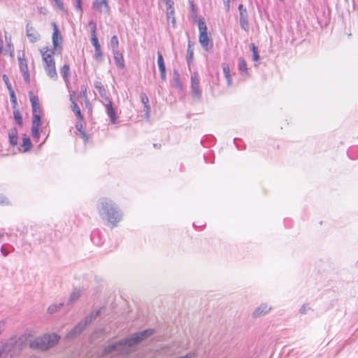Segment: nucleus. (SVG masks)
Instances as JSON below:
<instances>
[{"label":"nucleus","instance_id":"2f4dec72","mask_svg":"<svg viewBox=\"0 0 358 358\" xmlns=\"http://www.w3.org/2000/svg\"><path fill=\"white\" fill-rule=\"evenodd\" d=\"M240 19L241 18H248V12L245 8L243 7L242 4L238 6Z\"/></svg>","mask_w":358,"mask_h":358},{"label":"nucleus","instance_id":"e433bc0d","mask_svg":"<svg viewBox=\"0 0 358 358\" xmlns=\"http://www.w3.org/2000/svg\"><path fill=\"white\" fill-rule=\"evenodd\" d=\"M89 27L90 29L91 36L96 35V24L93 20L90 21Z\"/></svg>","mask_w":358,"mask_h":358},{"label":"nucleus","instance_id":"6ab92c4d","mask_svg":"<svg viewBox=\"0 0 358 358\" xmlns=\"http://www.w3.org/2000/svg\"><path fill=\"white\" fill-rule=\"evenodd\" d=\"M94 87L98 90L99 95L103 99V102L110 101V99L106 95V91L103 84L100 81H96L94 83Z\"/></svg>","mask_w":358,"mask_h":358},{"label":"nucleus","instance_id":"412c9836","mask_svg":"<svg viewBox=\"0 0 358 358\" xmlns=\"http://www.w3.org/2000/svg\"><path fill=\"white\" fill-rule=\"evenodd\" d=\"M99 313H100V311L99 310L92 311L90 313V314H89L85 318V320H83V324H85V327L87 324H90L92 322H93L97 317V316L99 315Z\"/></svg>","mask_w":358,"mask_h":358},{"label":"nucleus","instance_id":"2eb2a0df","mask_svg":"<svg viewBox=\"0 0 358 358\" xmlns=\"http://www.w3.org/2000/svg\"><path fill=\"white\" fill-rule=\"evenodd\" d=\"M172 2H166V19L167 21L169 22H171L172 24L173 27H176V18L174 17V8L172 6Z\"/></svg>","mask_w":358,"mask_h":358},{"label":"nucleus","instance_id":"dca6fc26","mask_svg":"<svg viewBox=\"0 0 358 358\" xmlns=\"http://www.w3.org/2000/svg\"><path fill=\"white\" fill-rule=\"evenodd\" d=\"M157 64L159 66V69L160 71V76L162 80H166V67L165 63L163 58L162 55L158 52H157Z\"/></svg>","mask_w":358,"mask_h":358},{"label":"nucleus","instance_id":"39448f33","mask_svg":"<svg viewBox=\"0 0 358 358\" xmlns=\"http://www.w3.org/2000/svg\"><path fill=\"white\" fill-rule=\"evenodd\" d=\"M19 350V346L15 338L0 341V358L12 357Z\"/></svg>","mask_w":358,"mask_h":358},{"label":"nucleus","instance_id":"ea45409f","mask_svg":"<svg viewBox=\"0 0 358 358\" xmlns=\"http://www.w3.org/2000/svg\"><path fill=\"white\" fill-rule=\"evenodd\" d=\"M8 92L10 97V101L15 105L17 103V98L15 96L14 90L13 89H10Z\"/></svg>","mask_w":358,"mask_h":358},{"label":"nucleus","instance_id":"79ce46f5","mask_svg":"<svg viewBox=\"0 0 358 358\" xmlns=\"http://www.w3.org/2000/svg\"><path fill=\"white\" fill-rule=\"evenodd\" d=\"M76 3V8L78 10L82 12V0H73Z\"/></svg>","mask_w":358,"mask_h":358},{"label":"nucleus","instance_id":"f704fd0d","mask_svg":"<svg viewBox=\"0 0 358 358\" xmlns=\"http://www.w3.org/2000/svg\"><path fill=\"white\" fill-rule=\"evenodd\" d=\"M252 59L254 61H258L259 59V55L258 54L257 49L254 43L252 44Z\"/></svg>","mask_w":358,"mask_h":358},{"label":"nucleus","instance_id":"f3484780","mask_svg":"<svg viewBox=\"0 0 358 358\" xmlns=\"http://www.w3.org/2000/svg\"><path fill=\"white\" fill-rule=\"evenodd\" d=\"M85 324H83V322L80 321L73 329H72L67 334L66 337L68 338H73L76 336H78L83 330L85 329Z\"/></svg>","mask_w":358,"mask_h":358},{"label":"nucleus","instance_id":"49530a36","mask_svg":"<svg viewBox=\"0 0 358 358\" xmlns=\"http://www.w3.org/2000/svg\"><path fill=\"white\" fill-rule=\"evenodd\" d=\"M57 5L58 6V7L60 8V9H63L64 8V5L62 3V2L60 1V0H54Z\"/></svg>","mask_w":358,"mask_h":358},{"label":"nucleus","instance_id":"ddd939ff","mask_svg":"<svg viewBox=\"0 0 358 358\" xmlns=\"http://www.w3.org/2000/svg\"><path fill=\"white\" fill-rule=\"evenodd\" d=\"M103 105L105 106L106 111L107 115L110 119V121L113 124L116 123L117 117L115 115V110L113 107V104L111 101H108L106 102H103Z\"/></svg>","mask_w":358,"mask_h":358},{"label":"nucleus","instance_id":"f8f14e48","mask_svg":"<svg viewBox=\"0 0 358 358\" xmlns=\"http://www.w3.org/2000/svg\"><path fill=\"white\" fill-rule=\"evenodd\" d=\"M191 87L194 93V95L199 98L201 95V91L199 89V74L196 72H194L193 73H192Z\"/></svg>","mask_w":358,"mask_h":358},{"label":"nucleus","instance_id":"09e8293b","mask_svg":"<svg viewBox=\"0 0 358 358\" xmlns=\"http://www.w3.org/2000/svg\"><path fill=\"white\" fill-rule=\"evenodd\" d=\"M3 329H4V323H3V322H0V335L3 332Z\"/></svg>","mask_w":358,"mask_h":358},{"label":"nucleus","instance_id":"f257e3e1","mask_svg":"<svg viewBox=\"0 0 358 358\" xmlns=\"http://www.w3.org/2000/svg\"><path fill=\"white\" fill-rule=\"evenodd\" d=\"M152 334L153 331L152 329H148L144 331L135 334L129 338L107 346L104 349V354L106 355L113 352H116L117 354L127 353L128 352L130 347L137 344L144 338L151 336Z\"/></svg>","mask_w":358,"mask_h":358},{"label":"nucleus","instance_id":"bb28decb","mask_svg":"<svg viewBox=\"0 0 358 358\" xmlns=\"http://www.w3.org/2000/svg\"><path fill=\"white\" fill-rule=\"evenodd\" d=\"M80 295H81V293L79 289L73 290L69 298L68 303L69 304L73 303L75 301H76L79 299Z\"/></svg>","mask_w":358,"mask_h":358},{"label":"nucleus","instance_id":"c03bdc74","mask_svg":"<svg viewBox=\"0 0 358 358\" xmlns=\"http://www.w3.org/2000/svg\"><path fill=\"white\" fill-rule=\"evenodd\" d=\"M187 52H188V55H189V58L190 59H192V57H193V50L191 49V46H190L189 44L188 45Z\"/></svg>","mask_w":358,"mask_h":358},{"label":"nucleus","instance_id":"a19ab883","mask_svg":"<svg viewBox=\"0 0 358 358\" xmlns=\"http://www.w3.org/2000/svg\"><path fill=\"white\" fill-rule=\"evenodd\" d=\"M3 80L4 83H5V84L6 85V87H7L8 91L10 90V89H13L12 87H11V85H10V83L9 82V79H8V76L6 75H3Z\"/></svg>","mask_w":358,"mask_h":358},{"label":"nucleus","instance_id":"473e14b6","mask_svg":"<svg viewBox=\"0 0 358 358\" xmlns=\"http://www.w3.org/2000/svg\"><path fill=\"white\" fill-rule=\"evenodd\" d=\"M240 25H241V27L243 30L248 31V29H249L248 18H241V19H240Z\"/></svg>","mask_w":358,"mask_h":358},{"label":"nucleus","instance_id":"9b49d317","mask_svg":"<svg viewBox=\"0 0 358 358\" xmlns=\"http://www.w3.org/2000/svg\"><path fill=\"white\" fill-rule=\"evenodd\" d=\"M92 8L99 13H109L110 12L107 0H95L92 3Z\"/></svg>","mask_w":358,"mask_h":358},{"label":"nucleus","instance_id":"a878e982","mask_svg":"<svg viewBox=\"0 0 358 358\" xmlns=\"http://www.w3.org/2000/svg\"><path fill=\"white\" fill-rule=\"evenodd\" d=\"M141 99L142 103L144 105L146 117H148V115H149V112H150V106L148 105V101H149L148 98L145 94L142 93L141 94Z\"/></svg>","mask_w":358,"mask_h":358},{"label":"nucleus","instance_id":"4468645a","mask_svg":"<svg viewBox=\"0 0 358 358\" xmlns=\"http://www.w3.org/2000/svg\"><path fill=\"white\" fill-rule=\"evenodd\" d=\"M18 62L20 71L22 73L25 81L28 82L29 80V73L27 60L25 59L21 58L20 57H18Z\"/></svg>","mask_w":358,"mask_h":358},{"label":"nucleus","instance_id":"9d476101","mask_svg":"<svg viewBox=\"0 0 358 358\" xmlns=\"http://www.w3.org/2000/svg\"><path fill=\"white\" fill-rule=\"evenodd\" d=\"M76 92H73V93L70 94L69 100L71 101V109L74 113L76 116L77 117L79 121H83L84 119L83 115L81 113L80 109L76 103V100L75 99Z\"/></svg>","mask_w":358,"mask_h":358},{"label":"nucleus","instance_id":"f03ea898","mask_svg":"<svg viewBox=\"0 0 358 358\" xmlns=\"http://www.w3.org/2000/svg\"><path fill=\"white\" fill-rule=\"evenodd\" d=\"M101 218L110 228H114L122 220V214L111 203H101L98 207Z\"/></svg>","mask_w":358,"mask_h":358},{"label":"nucleus","instance_id":"7c9ffc66","mask_svg":"<svg viewBox=\"0 0 358 358\" xmlns=\"http://www.w3.org/2000/svg\"><path fill=\"white\" fill-rule=\"evenodd\" d=\"M239 71L244 73L247 71V64L245 61L243 57L239 58V66H238Z\"/></svg>","mask_w":358,"mask_h":358},{"label":"nucleus","instance_id":"423d86ee","mask_svg":"<svg viewBox=\"0 0 358 358\" xmlns=\"http://www.w3.org/2000/svg\"><path fill=\"white\" fill-rule=\"evenodd\" d=\"M198 26L199 30V41L202 48L206 51H209L213 48V43L210 41V38L207 34V26L204 18H199L198 21Z\"/></svg>","mask_w":358,"mask_h":358},{"label":"nucleus","instance_id":"c9c22d12","mask_svg":"<svg viewBox=\"0 0 358 358\" xmlns=\"http://www.w3.org/2000/svg\"><path fill=\"white\" fill-rule=\"evenodd\" d=\"M76 128L83 135V138H85V140H87V137L86 133L83 131V124L80 122L76 123Z\"/></svg>","mask_w":358,"mask_h":358},{"label":"nucleus","instance_id":"8fccbe9b","mask_svg":"<svg viewBox=\"0 0 358 358\" xmlns=\"http://www.w3.org/2000/svg\"><path fill=\"white\" fill-rule=\"evenodd\" d=\"M82 95L83 96V97H85V98L87 97V89L86 88H85V90H83L82 91Z\"/></svg>","mask_w":358,"mask_h":358},{"label":"nucleus","instance_id":"b1692460","mask_svg":"<svg viewBox=\"0 0 358 358\" xmlns=\"http://www.w3.org/2000/svg\"><path fill=\"white\" fill-rule=\"evenodd\" d=\"M8 136H9L10 143L13 146L16 145L17 144V129H12L9 131Z\"/></svg>","mask_w":358,"mask_h":358},{"label":"nucleus","instance_id":"cd10ccee","mask_svg":"<svg viewBox=\"0 0 358 358\" xmlns=\"http://www.w3.org/2000/svg\"><path fill=\"white\" fill-rule=\"evenodd\" d=\"M110 44L112 48L113 52L115 50H117L119 41L116 36H113L111 37Z\"/></svg>","mask_w":358,"mask_h":358},{"label":"nucleus","instance_id":"0eeeda50","mask_svg":"<svg viewBox=\"0 0 358 358\" xmlns=\"http://www.w3.org/2000/svg\"><path fill=\"white\" fill-rule=\"evenodd\" d=\"M53 27V33L52 35V41L53 45V50L55 51H61L62 49V36L59 33L58 27L55 22H52Z\"/></svg>","mask_w":358,"mask_h":358},{"label":"nucleus","instance_id":"aec40b11","mask_svg":"<svg viewBox=\"0 0 358 358\" xmlns=\"http://www.w3.org/2000/svg\"><path fill=\"white\" fill-rule=\"evenodd\" d=\"M114 59L116 63L117 66L119 69H123L124 67V61L122 56V54L117 50L113 52Z\"/></svg>","mask_w":358,"mask_h":358},{"label":"nucleus","instance_id":"58836bf2","mask_svg":"<svg viewBox=\"0 0 358 358\" xmlns=\"http://www.w3.org/2000/svg\"><path fill=\"white\" fill-rule=\"evenodd\" d=\"M95 59L98 60L99 62H101L103 60V55L102 52L101 50V48L95 49V54H94Z\"/></svg>","mask_w":358,"mask_h":358},{"label":"nucleus","instance_id":"3c124183","mask_svg":"<svg viewBox=\"0 0 358 358\" xmlns=\"http://www.w3.org/2000/svg\"><path fill=\"white\" fill-rule=\"evenodd\" d=\"M165 1V3L166 2H172L171 0H164Z\"/></svg>","mask_w":358,"mask_h":358},{"label":"nucleus","instance_id":"393cba45","mask_svg":"<svg viewBox=\"0 0 358 358\" xmlns=\"http://www.w3.org/2000/svg\"><path fill=\"white\" fill-rule=\"evenodd\" d=\"M61 74L66 83H69L70 76V67L68 64H64L61 69Z\"/></svg>","mask_w":358,"mask_h":358},{"label":"nucleus","instance_id":"de8ad7c7","mask_svg":"<svg viewBox=\"0 0 358 358\" xmlns=\"http://www.w3.org/2000/svg\"><path fill=\"white\" fill-rule=\"evenodd\" d=\"M224 3L225 5V8L227 11L229 10L230 6H229V0H224Z\"/></svg>","mask_w":358,"mask_h":358},{"label":"nucleus","instance_id":"4c0bfd02","mask_svg":"<svg viewBox=\"0 0 358 358\" xmlns=\"http://www.w3.org/2000/svg\"><path fill=\"white\" fill-rule=\"evenodd\" d=\"M91 41L93 46L94 47V49L101 48L96 35L91 36Z\"/></svg>","mask_w":358,"mask_h":358},{"label":"nucleus","instance_id":"5701e85b","mask_svg":"<svg viewBox=\"0 0 358 358\" xmlns=\"http://www.w3.org/2000/svg\"><path fill=\"white\" fill-rule=\"evenodd\" d=\"M44 68L50 78L53 79H56L57 78L55 65L45 66Z\"/></svg>","mask_w":358,"mask_h":358},{"label":"nucleus","instance_id":"6e6552de","mask_svg":"<svg viewBox=\"0 0 358 358\" xmlns=\"http://www.w3.org/2000/svg\"><path fill=\"white\" fill-rule=\"evenodd\" d=\"M41 53L42 55L44 66L48 65H55V60L52 57L55 54L53 50H50L48 47H45L41 50Z\"/></svg>","mask_w":358,"mask_h":358},{"label":"nucleus","instance_id":"7ed1b4c3","mask_svg":"<svg viewBox=\"0 0 358 358\" xmlns=\"http://www.w3.org/2000/svg\"><path fill=\"white\" fill-rule=\"evenodd\" d=\"M60 337L56 334H44L29 341L31 348L38 350H47L54 347L59 341Z\"/></svg>","mask_w":358,"mask_h":358},{"label":"nucleus","instance_id":"a211bd4d","mask_svg":"<svg viewBox=\"0 0 358 358\" xmlns=\"http://www.w3.org/2000/svg\"><path fill=\"white\" fill-rule=\"evenodd\" d=\"M27 36L31 43L36 42L40 38V34L34 30L29 24H27Z\"/></svg>","mask_w":358,"mask_h":358},{"label":"nucleus","instance_id":"c85d7f7f","mask_svg":"<svg viewBox=\"0 0 358 358\" xmlns=\"http://www.w3.org/2000/svg\"><path fill=\"white\" fill-rule=\"evenodd\" d=\"M31 141L29 139V137H24L23 138V144H22V147L24 148V152H27L28 151L30 148H31Z\"/></svg>","mask_w":358,"mask_h":358},{"label":"nucleus","instance_id":"a18cd8bd","mask_svg":"<svg viewBox=\"0 0 358 358\" xmlns=\"http://www.w3.org/2000/svg\"><path fill=\"white\" fill-rule=\"evenodd\" d=\"M1 254L4 257H6L9 254V251L8 250H6V248H4V247H3V246L1 248Z\"/></svg>","mask_w":358,"mask_h":358},{"label":"nucleus","instance_id":"72a5a7b5","mask_svg":"<svg viewBox=\"0 0 358 358\" xmlns=\"http://www.w3.org/2000/svg\"><path fill=\"white\" fill-rule=\"evenodd\" d=\"M13 115H14V118H15L16 122L17 123V124L21 126L22 124V118L20 113L18 110H15L13 112Z\"/></svg>","mask_w":358,"mask_h":358},{"label":"nucleus","instance_id":"c756f323","mask_svg":"<svg viewBox=\"0 0 358 358\" xmlns=\"http://www.w3.org/2000/svg\"><path fill=\"white\" fill-rule=\"evenodd\" d=\"M62 306H63L62 303L52 304L48 307V311L49 313L52 314V313L57 312L58 310H59Z\"/></svg>","mask_w":358,"mask_h":358},{"label":"nucleus","instance_id":"4be33fe9","mask_svg":"<svg viewBox=\"0 0 358 358\" xmlns=\"http://www.w3.org/2000/svg\"><path fill=\"white\" fill-rule=\"evenodd\" d=\"M222 66L224 77L227 81V85L231 86L232 85V79L231 78L229 65L226 63H223Z\"/></svg>","mask_w":358,"mask_h":358},{"label":"nucleus","instance_id":"37998d69","mask_svg":"<svg viewBox=\"0 0 358 358\" xmlns=\"http://www.w3.org/2000/svg\"><path fill=\"white\" fill-rule=\"evenodd\" d=\"M308 310H310V308L307 307L306 305H303L301 307L299 312L301 314H306Z\"/></svg>","mask_w":358,"mask_h":358},{"label":"nucleus","instance_id":"1a4fd4ad","mask_svg":"<svg viewBox=\"0 0 358 358\" xmlns=\"http://www.w3.org/2000/svg\"><path fill=\"white\" fill-rule=\"evenodd\" d=\"M271 306L268 305V303H261L252 311V317L254 319L261 317L268 314L271 310Z\"/></svg>","mask_w":358,"mask_h":358},{"label":"nucleus","instance_id":"20e7f679","mask_svg":"<svg viewBox=\"0 0 358 358\" xmlns=\"http://www.w3.org/2000/svg\"><path fill=\"white\" fill-rule=\"evenodd\" d=\"M30 102L32 107V127L31 134L34 138H38L41 127V110L38 99L31 92H29Z\"/></svg>","mask_w":358,"mask_h":358}]
</instances>
